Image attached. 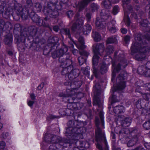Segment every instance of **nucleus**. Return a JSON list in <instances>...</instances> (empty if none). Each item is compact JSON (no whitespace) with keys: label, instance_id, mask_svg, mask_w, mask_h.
I'll return each instance as SVG.
<instances>
[{"label":"nucleus","instance_id":"9b49d317","mask_svg":"<svg viewBox=\"0 0 150 150\" xmlns=\"http://www.w3.org/2000/svg\"><path fill=\"white\" fill-rule=\"evenodd\" d=\"M130 0H122V5L124 12V20L126 25L129 26L130 24L129 18L128 15V12H132V8L131 6L128 5L126 8V6L130 2Z\"/></svg>","mask_w":150,"mask_h":150},{"label":"nucleus","instance_id":"49530a36","mask_svg":"<svg viewBox=\"0 0 150 150\" xmlns=\"http://www.w3.org/2000/svg\"><path fill=\"white\" fill-rule=\"evenodd\" d=\"M62 59L61 58H59V60L60 62L62 63H63L64 64H65L66 65H67V62L71 63V61L70 59H66L65 61H61Z\"/></svg>","mask_w":150,"mask_h":150},{"label":"nucleus","instance_id":"4d7b16f0","mask_svg":"<svg viewBox=\"0 0 150 150\" xmlns=\"http://www.w3.org/2000/svg\"><path fill=\"white\" fill-rule=\"evenodd\" d=\"M35 102L34 101L32 100H28V105L30 107H32L34 103Z\"/></svg>","mask_w":150,"mask_h":150},{"label":"nucleus","instance_id":"58836bf2","mask_svg":"<svg viewBox=\"0 0 150 150\" xmlns=\"http://www.w3.org/2000/svg\"><path fill=\"white\" fill-rule=\"evenodd\" d=\"M143 127L145 129H150V121L145 122L143 125Z\"/></svg>","mask_w":150,"mask_h":150},{"label":"nucleus","instance_id":"f8f14e48","mask_svg":"<svg viewBox=\"0 0 150 150\" xmlns=\"http://www.w3.org/2000/svg\"><path fill=\"white\" fill-rule=\"evenodd\" d=\"M28 31L29 35L33 37L34 42L37 43L39 42L40 34L37 27L34 26H30L28 28Z\"/></svg>","mask_w":150,"mask_h":150},{"label":"nucleus","instance_id":"39448f33","mask_svg":"<svg viewBox=\"0 0 150 150\" xmlns=\"http://www.w3.org/2000/svg\"><path fill=\"white\" fill-rule=\"evenodd\" d=\"M99 119L98 117H96V147L99 150H102L101 142H103L105 146V150H108L109 148L106 142L104 132H103L99 127Z\"/></svg>","mask_w":150,"mask_h":150},{"label":"nucleus","instance_id":"423d86ee","mask_svg":"<svg viewBox=\"0 0 150 150\" xmlns=\"http://www.w3.org/2000/svg\"><path fill=\"white\" fill-rule=\"evenodd\" d=\"M79 15V13H77L75 17V19L76 21L74 22L71 27V30L73 31H76L77 30H79L82 29V31L84 34L88 35L91 30V26L88 24L85 25L83 28V19L82 18H79L78 17Z\"/></svg>","mask_w":150,"mask_h":150},{"label":"nucleus","instance_id":"09e8293b","mask_svg":"<svg viewBox=\"0 0 150 150\" xmlns=\"http://www.w3.org/2000/svg\"><path fill=\"white\" fill-rule=\"evenodd\" d=\"M143 97L145 100H148L150 98V94L145 93L143 94Z\"/></svg>","mask_w":150,"mask_h":150},{"label":"nucleus","instance_id":"c85d7f7f","mask_svg":"<svg viewBox=\"0 0 150 150\" xmlns=\"http://www.w3.org/2000/svg\"><path fill=\"white\" fill-rule=\"evenodd\" d=\"M146 68V66H140L138 68L137 71L138 73L139 74L144 75Z\"/></svg>","mask_w":150,"mask_h":150},{"label":"nucleus","instance_id":"b1692460","mask_svg":"<svg viewBox=\"0 0 150 150\" xmlns=\"http://www.w3.org/2000/svg\"><path fill=\"white\" fill-rule=\"evenodd\" d=\"M138 141V137L137 135L135 136L127 143V145L128 147L133 146Z\"/></svg>","mask_w":150,"mask_h":150},{"label":"nucleus","instance_id":"bf43d9fd","mask_svg":"<svg viewBox=\"0 0 150 150\" xmlns=\"http://www.w3.org/2000/svg\"><path fill=\"white\" fill-rule=\"evenodd\" d=\"M44 83H41L40 85L38 87V90H40L42 89L44 86Z\"/></svg>","mask_w":150,"mask_h":150},{"label":"nucleus","instance_id":"6ab92c4d","mask_svg":"<svg viewBox=\"0 0 150 150\" xmlns=\"http://www.w3.org/2000/svg\"><path fill=\"white\" fill-rule=\"evenodd\" d=\"M113 111L115 113L120 117L119 114L124 113L125 111L124 107L122 105L116 106L113 108Z\"/></svg>","mask_w":150,"mask_h":150},{"label":"nucleus","instance_id":"6e6d98bb","mask_svg":"<svg viewBox=\"0 0 150 150\" xmlns=\"http://www.w3.org/2000/svg\"><path fill=\"white\" fill-rule=\"evenodd\" d=\"M26 1L28 7H30L33 5V3L31 0H26Z\"/></svg>","mask_w":150,"mask_h":150},{"label":"nucleus","instance_id":"69168bd1","mask_svg":"<svg viewBox=\"0 0 150 150\" xmlns=\"http://www.w3.org/2000/svg\"><path fill=\"white\" fill-rule=\"evenodd\" d=\"M72 52L74 55H76L78 53V51L76 49H74L72 50Z\"/></svg>","mask_w":150,"mask_h":150},{"label":"nucleus","instance_id":"3c124183","mask_svg":"<svg viewBox=\"0 0 150 150\" xmlns=\"http://www.w3.org/2000/svg\"><path fill=\"white\" fill-rule=\"evenodd\" d=\"M130 37L128 35H126L124 38V40L126 44L128 43L130 40Z\"/></svg>","mask_w":150,"mask_h":150},{"label":"nucleus","instance_id":"bb28decb","mask_svg":"<svg viewBox=\"0 0 150 150\" xmlns=\"http://www.w3.org/2000/svg\"><path fill=\"white\" fill-rule=\"evenodd\" d=\"M12 36L11 34L7 35L4 40V42L7 45H10L12 42Z\"/></svg>","mask_w":150,"mask_h":150},{"label":"nucleus","instance_id":"5fc2aeb1","mask_svg":"<svg viewBox=\"0 0 150 150\" xmlns=\"http://www.w3.org/2000/svg\"><path fill=\"white\" fill-rule=\"evenodd\" d=\"M54 144H53L51 145L49 147L50 150H55L57 149V148L55 145H54Z\"/></svg>","mask_w":150,"mask_h":150},{"label":"nucleus","instance_id":"052dcab7","mask_svg":"<svg viewBox=\"0 0 150 150\" xmlns=\"http://www.w3.org/2000/svg\"><path fill=\"white\" fill-rule=\"evenodd\" d=\"M121 32L122 33L126 34L127 32V29L125 28H122L121 29Z\"/></svg>","mask_w":150,"mask_h":150},{"label":"nucleus","instance_id":"79ce46f5","mask_svg":"<svg viewBox=\"0 0 150 150\" xmlns=\"http://www.w3.org/2000/svg\"><path fill=\"white\" fill-rule=\"evenodd\" d=\"M119 8L118 6H114L113 8L112 13L115 15L119 11Z\"/></svg>","mask_w":150,"mask_h":150},{"label":"nucleus","instance_id":"ea45409f","mask_svg":"<svg viewBox=\"0 0 150 150\" xmlns=\"http://www.w3.org/2000/svg\"><path fill=\"white\" fill-rule=\"evenodd\" d=\"M78 60L79 64L81 65L86 62V59L82 56H80L78 57Z\"/></svg>","mask_w":150,"mask_h":150},{"label":"nucleus","instance_id":"37998d69","mask_svg":"<svg viewBox=\"0 0 150 150\" xmlns=\"http://www.w3.org/2000/svg\"><path fill=\"white\" fill-rule=\"evenodd\" d=\"M7 23L5 24V22L3 20L0 21V30H3L5 28Z\"/></svg>","mask_w":150,"mask_h":150},{"label":"nucleus","instance_id":"7c9ffc66","mask_svg":"<svg viewBox=\"0 0 150 150\" xmlns=\"http://www.w3.org/2000/svg\"><path fill=\"white\" fill-rule=\"evenodd\" d=\"M94 89L96 93V95L98 96L101 93L100 86L98 83L95 84L94 82Z\"/></svg>","mask_w":150,"mask_h":150},{"label":"nucleus","instance_id":"a878e982","mask_svg":"<svg viewBox=\"0 0 150 150\" xmlns=\"http://www.w3.org/2000/svg\"><path fill=\"white\" fill-rule=\"evenodd\" d=\"M92 36L96 42H98L101 40V36L99 33L96 32H93Z\"/></svg>","mask_w":150,"mask_h":150},{"label":"nucleus","instance_id":"de8ad7c7","mask_svg":"<svg viewBox=\"0 0 150 150\" xmlns=\"http://www.w3.org/2000/svg\"><path fill=\"white\" fill-rule=\"evenodd\" d=\"M99 115L101 120V123L103 125H104V123L103 121V114L102 111H100L99 113Z\"/></svg>","mask_w":150,"mask_h":150},{"label":"nucleus","instance_id":"e2e57ef3","mask_svg":"<svg viewBox=\"0 0 150 150\" xmlns=\"http://www.w3.org/2000/svg\"><path fill=\"white\" fill-rule=\"evenodd\" d=\"M53 29L55 31L57 32L59 30V27L57 25L54 26L53 28Z\"/></svg>","mask_w":150,"mask_h":150},{"label":"nucleus","instance_id":"aec40b11","mask_svg":"<svg viewBox=\"0 0 150 150\" xmlns=\"http://www.w3.org/2000/svg\"><path fill=\"white\" fill-rule=\"evenodd\" d=\"M115 21H112L107 24V28L109 31L111 33H114L116 31V29L115 26Z\"/></svg>","mask_w":150,"mask_h":150},{"label":"nucleus","instance_id":"c9c22d12","mask_svg":"<svg viewBox=\"0 0 150 150\" xmlns=\"http://www.w3.org/2000/svg\"><path fill=\"white\" fill-rule=\"evenodd\" d=\"M62 31L63 34L67 35L68 37L70 38L71 35L69 29V28H64L62 30Z\"/></svg>","mask_w":150,"mask_h":150},{"label":"nucleus","instance_id":"e433bc0d","mask_svg":"<svg viewBox=\"0 0 150 150\" xmlns=\"http://www.w3.org/2000/svg\"><path fill=\"white\" fill-rule=\"evenodd\" d=\"M113 49V47L111 46H108L106 50L107 54L108 55H109L112 53Z\"/></svg>","mask_w":150,"mask_h":150},{"label":"nucleus","instance_id":"5701e85b","mask_svg":"<svg viewBox=\"0 0 150 150\" xmlns=\"http://www.w3.org/2000/svg\"><path fill=\"white\" fill-rule=\"evenodd\" d=\"M79 42L80 43V45L79 46L77 45L76 43L74 44L76 45V47L79 49L82 50L85 49L86 46L84 45V40L83 38L82 37H79L78 39Z\"/></svg>","mask_w":150,"mask_h":150},{"label":"nucleus","instance_id":"338daca9","mask_svg":"<svg viewBox=\"0 0 150 150\" xmlns=\"http://www.w3.org/2000/svg\"><path fill=\"white\" fill-rule=\"evenodd\" d=\"M30 96L31 99L33 100L35 99V96L33 93L31 94L30 95Z\"/></svg>","mask_w":150,"mask_h":150},{"label":"nucleus","instance_id":"7ed1b4c3","mask_svg":"<svg viewBox=\"0 0 150 150\" xmlns=\"http://www.w3.org/2000/svg\"><path fill=\"white\" fill-rule=\"evenodd\" d=\"M102 5L106 9L102 10L100 13V17H97L96 18V25L99 29H103L105 27V23L104 21L110 17L109 9L111 7V3L109 0L103 1Z\"/></svg>","mask_w":150,"mask_h":150},{"label":"nucleus","instance_id":"0e129e2a","mask_svg":"<svg viewBox=\"0 0 150 150\" xmlns=\"http://www.w3.org/2000/svg\"><path fill=\"white\" fill-rule=\"evenodd\" d=\"M144 146L146 148V149H150V146L148 143H144Z\"/></svg>","mask_w":150,"mask_h":150},{"label":"nucleus","instance_id":"f704fd0d","mask_svg":"<svg viewBox=\"0 0 150 150\" xmlns=\"http://www.w3.org/2000/svg\"><path fill=\"white\" fill-rule=\"evenodd\" d=\"M117 42V40L114 36H112L108 38L107 40V44H110L115 43Z\"/></svg>","mask_w":150,"mask_h":150},{"label":"nucleus","instance_id":"2eb2a0df","mask_svg":"<svg viewBox=\"0 0 150 150\" xmlns=\"http://www.w3.org/2000/svg\"><path fill=\"white\" fill-rule=\"evenodd\" d=\"M98 55H99L98 54H94V55L93 58V74L95 75L96 78L98 77L97 71L96 68L94 67V66L96 65L98 63L99 59Z\"/></svg>","mask_w":150,"mask_h":150},{"label":"nucleus","instance_id":"ddd939ff","mask_svg":"<svg viewBox=\"0 0 150 150\" xmlns=\"http://www.w3.org/2000/svg\"><path fill=\"white\" fill-rule=\"evenodd\" d=\"M104 46L103 43H98L94 44L93 46V50L94 54H98L101 56L104 52Z\"/></svg>","mask_w":150,"mask_h":150},{"label":"nucleus","instance_id":"774afa93","mask_svg":"<svg viewBox=\"0 0 150 150\" xmlns=\"http://www.w3.org/2000/svg\"><path fill=\"white\" fill-rule=\"evenodd\" d=\"M145 150L142 146H139L136 148L135 150H142V149Z\"/></svg>","mask_w":150,"mask_h":150},{"label":"nucleus","instance_id":"f3484780","mask_svg":"<svg viewBox=\"0 0 150 150\" xmlns=\"http://www.w3.org/2000/svg\"><path fill=\"white\" fill-rule=\"evenodd\" d=\"M16 12L18 15H20L22 18L23 19H26L28 18V11H25V13H23V10L21 7L18 8H16Z\"/></svg>","mask_w":150,"mask_h":150},{"label":"nucleus","instance_id":"4be33fe9","mask_svg":"<svg viewBox=\"0 0 150 150\" xmlns=\"http://www.w3.org/2000/svg\"><path fill=\"white\" fill-rule=\"evenodd\" d=\"M59 41V38L58 37L55 36L52 38L48 40V46L52 47L57 43Z\"/></svg>","mask_w":150,"mask_h":150},{"label":"nucleus","instance_id":"393cba45","mask_svg":"<svg viewBox=\"0 0 150 150\" xmlns=\"http://www.w3.org/2000/svg\"><path fill=\"white\" fill-rule=\"evenodd\" d=\"M148 21L146 19L142 20L140 22V25L141 27L145 28V30L147 32H150V30H148V29H149V27L148 26Z\"/></svg>","mask_w":150,"mask_h":150},{"label":"nucleus","instance_id":"2f4dec72","mask_svg":"<svg viewBox=\"0 0 150 150\" xmlns=\"http://www.w3.org/2000/svg\"><path fill=\"white\" fill-rule=\"evenodd\" d=\"M41 25L43 26L44 27H50V20L47 19V17L45 18L42 21V23H40Z\"/></svg>","mask_w":150,"mask_h":150},{"label":"nucleus","instance_id":"6e6552de","mask_svg":"<svg viewBox=\"0 0 150 150\" xmlns=\"http://www.w3.org/2000/svg\"><path fill=\"white\" fill-rule=\"evenodd\" d=\"M43 138L44 141L42 143V145H45L47 143L55 144L58 143L61 144L63 143H70L71 142L70 140L68 139H65L60 137L52 134H48L47 133L45 134Z\"/></svg>","mask_w":150,"mask_h":150},{"label":"nucleus","instance_id":"20e7f679","mask_svg":"<svg viewBox=\"0 0 150 150\" xmlns=\"http://www.w3.org/2000/svg\"><path fill=\"white\" fill-rule=\"evenodd\" d=\"M56 1L53 0L51 3H47V6L44 7L43 12L45 14L52 18H55L58 15V11L62 9V2L54 3Z\"/></svg>","mask_w":150,"mask_h":150},{"label":"nucleus","instance_id":"cd10ccee","mask_svg":"<svg viewBox=\"0 0 150 150\" xmlns=\"http://www.w3.org/2000/svg\"><path fill=\"white\" fill-rule=\"evenodd\" d=\"M107 67L105 62L100 64V71L102 74L106 73L107 71Z\"/></svg>","mask_w":150,"mask_h":150},{"label":"nucleus","instance_id":"c756f323","mask_svg":"<svg viewBox=\"0 0 150 150\" xmlns=\"http://www.w3.org/2000/svg\"><path fill=\"white\" fill-rule=\"evenodd\" d=\"M99 8V6L96 3H93L91 5L90 9L92 12H95L97 11Z\"/></svg>","mask_w":150,"mask_h":150},{"label":"nucleus","instance_id":"4c0bfd02","mask_svg":"<svg viewBox=\"0 0 150 150\" xmlns=\"http://www.w3.org/2000/svg\"><path fill=\"white\" fill-rule=\"evenodd\" d=\"M94 105L95 104L101 107L102 105L101 103L98 98H97L95 96L94 98V101L93 102Z\"/></svg>","mask_w":150,"mask_h":150},{"label":"nucleus","instance_id":"a211bd4d","mask_svg":"<svg viewBox=\"0 0 150 150\" xmlns=\"http://www.w3.org/2000/svg\"><path fill=\"white\" fill-rule=\"evenodd\" d=\"M94 1V0H83L78 3V7L79 11L80 12L86 6L88 3L90 1Z\"/></svg>","mask_w":150,"mask_h":150},{"label":"nucleus","instance_id":"f257e3e1","mask_svg":"<svg viewBox=\"0 0 150 150\" xmlns=\"http://www.w3.org/2000/svg\"><path fill=\"white\" fill-rule=\"evenodd\" d=\"M134 39L131 47V54L137 60L142 61L145 57V53L150 51V47L147 46L145 41H150V35H146L142 40L141 34L136 33Z\"/></svg>","mask_w":150,"mask_h":150},{"label":"nucleus","instance_id":"a18cd8bd","mask_svg":"<svg viewBox=\"0 0 150 150\" xmlns=\"http://www.w3.org/2000/svg\"><path fill=\"white\" fill-rule=\"evenodd\" d=\"M88 69H89V67H87L85 69L84 68H82L81 70L84 74L87 75L89 73V71H88Z\"/></svg>","mask_w":150,"mask_h":150},{"label":"nucleus","instance_id":"9d476101","mask_svg":"<svg viewBox=\"0 0 150 150\" xmlns=\"http://www.w3.org/2000/svg\"><path fill=\"white\" fill-rule=\"evenodd\" d=\"M127 76V74L124 71L121 72L117 77L116 81L118 83L116 86L113 87V91H120L124 89L126 87V84L124 80Z\"/></svg>","mask_w":150,"mask_h":150},{"label":"nucleus","instance_id":"1a4fd4ad","mask_svg":"<svg viewBox=\"0 0 150 150\" xmlns=\"http://www.w3.org/2000/svg\"><path fill=\"white\" fill-rule=\"evenodd\" d=\"M119 60H120V63L118 64L117 65H116L115 63L112 62V67L113 69L112 72V80H113L115 77L117 73L120 69V65H122V67L125 68L127 66V64L126 60L124 59V55L121 54L119 55Z\"/></svg>","mask_w":150,"mask_h":150},{"label":"nucleus","instance_id":"a19ab883","mask_svg":"<svg viewBox=\"0 0 150 150\" xmlns=\"http://www.w3.org/2000/svg\"><path fill=\"white\" fill-rule=\"evenodd\" d=\"M35 8L36 9V11L38 12L41 11L42 8V6L39 3H36L35 5Z\"/></svg>","mask_w":150,"mask_h":150},{"label":"nucleus","instance_id":"0eeeda50","mask_svg":"<svg viewBox=\"0 0 150 150\" xmlns=\"http://www.w3.org/2000/svg\"><path fill=\"white\" fill-rule=\"evenodd\" d=\"M69 83H70V86L71 85H75L76 87H73L72 89H67L65 93H61L59 95V96L60 97H68L71 96L73 95L75 96V97L77 98H81L83 97V94L81 93H78L77 94L75 93L74 89L79 88L81 86V82L79 81L75 82H70L69 81Z\"/></svg>","mask_w":150,"mask_h":150},{"label":"nucleus","instance_id":"8fccbe9b","mask_svg":"<svg viewBox=\"0 0 150 150\" xmlns=\"http://www.w3.org/2000/svg\"><path fill=\"white\" fill-rule=\"evenodd\" d=\"M76 104L75 103H69L68 104V106L72 107L70 108L71 109H75L76 107Z\"/></svg>","mask_w":150,"mask_h":150},{"label":"nucleus","instance_id":"4468645a","mask_svg":"<svg viewBox=\"0 0 150 150\" xmlns=\"http://www.w3.org/2000/svg\"><path fill=\"white\" fill-rule=\"evenodd\" d=\"M117 122H120V124L123 127H127L129 126L131 122V120L130 117L125 118L124 116H120L118 117Z\"/></svg>","mask_w":150,"mask_h":150},{"label":"nucleus","instance_id":"603ef678","mask_svg":"<svg viewBox=\"0 0 150 150\" xmlns=\"http://www.w3.org/2000/svg\"><path fill=\"white\" fill-rule=\"evenodd\" d=\"M5 146V143L4 142H0V149H4Z\"/></svg>","mask_w":150,"mask_h":150},{"label":"nucleus","instance_id":"473e14b6","mask_svg":"<svg viewBox=\"0 0 150 150\" xmlns=\"http://www.w3.org/2000/svg\"><path fill=\"white\" fill-rule=\"evenodd\" d=\"M146 69L144 75L146 77H150V62H148L146 64Z\"/></svg>","mask_w":150,"mask_h":150},{"label":"nucleus","instance_id":"dca6fc26","mask_svg":"<svg viewBox=\"0 0 150 150\" xmlns=\"http://www.w3.org/2000/svg\"><path fill=\"white\" fill-rule=\"evenodd\" d=\"M68 50V48L67 46H63L62 48L59 51H57L53 53L52 54V56L54 58H55L57 57L62 56Z\"/></svg>","mask_w":150,"mask_h":150},{"label":"nucleus","instance_id":"864d4df0","mask_svg":"<svg viewBox=\"0 0 150 150\" xmlns=\"http://www.w3.org/2000/svg\"><path fill=\"white\" fill-rule=\"evenodd\" d=\"M73 11L71 10L67 12V15L70 18L73 16Z\"/></svg>","mask_w":150,"mask_h":150},{"label":"nucleus","instance_id":"c03bdc74","mask_svg":"<svg viewBox=\"0 0 150 150\" xmlns=\"http://www.w3.org/2000/svg\"><path fill=\"white\" fill-rule=\"evenodd\" d=\"M79 54L81 56H83L85 57H87L89 55V53L85 51H79Z\"/></svg>","mask_w":150,"mask_h":150},{"label":"nucleus","instance_id":"72a5a7b5","mask_svg":"<svg viewBox=\"0 0 150 150\" xmlns=\"http://www.w3.org/2000/svg\"><path fill=\"white\" fill-rule=\"evenodd\" d=\"M76 69L72 70L70 73L68 75V77L70 81H72L74 80L75 78V76H76V74H73L74 72H76Z\"/></svg>","mask_w":150,"mask_h":150},{"label":"nucleus","instance_id":"f03ea898","mask_svg":"<svg viewBox=\"0 0 150 150\" xmlns=\"http://www.w3.org/2000/svg\"><path fill=\"white\" fill-rule=\"evenodd\" d=\"M68 128L67 129V132L65 135L68 138H70L69 136L71 137V140L74 137L76 140L79 139H82L83 135L86 132V128L85 127H80L77 128L76 126L78 125V122L75 120L69 121L67 124Z\"/></svg>","mask_w":150,"mask_h":150},{"label":"nucleus","instance_id":"412c9836","mask_svg":"<svg viewBox=\"0 0 150 150\" xmlns=\"http://www.w3.org/2000/svg\"><path fill=\"white\" fill-rule=\"evenodd\" d=\"M30 16L33 21L37 25L40 26V20L38 15L34 12H32Z\"/></svg>","mask_w":150,"mask_h":150},{"label":"nucleus","instance_id":"680f3d73","mask_svg":"<svg viewBox=\"0 0 150 150\" xmlns=\"http://www.w3.org/2000/svg\"><path fill=\"white\" fill-rule=\"evenodd\" d=\"M131 17L132 18H134L135 19L137 18V15L135 13L132 12Z\"/></svg>","mask_w":150,"mask_h":150},{"label":"nucleus","instance_id":"13d9d810","mask_svg":"<svg viewBox=\"0 0 150 150\" xmlns=\"http://www.w3.org/2000/svg\"><path fill=\"white\" fill-rule=\"evenodd\" d=\"M8 133L6 132H4L1 135V137L4 139H6L8 136Z\"/></svg>","mask_w":150,"mask_h":150}]
</instances>
